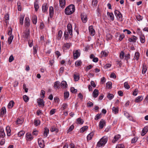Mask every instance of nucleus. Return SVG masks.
<instances>
[{"label": "nucleus", "instance_id": "obj_16", "mask_svg": "<svg viewBox=\"0 0 148 148\" xmlns=\"http://www.w3.org/2000/svg\"><path fill=\"white\" fill-rule=\"evenodd\" d=\"M53 14L54 11L53 8L52 6H51L49 8V15L51 18L53 17Z\"/></svg>", "mask_w": 148, "mask_h": 148}, {"label": "nucleus", "instance_id": "obj_28", "mask_svg": "<svg viewBox=\"0 0 148 148\" xmlns=\"http://www.w3.org/2000/svg\"><path fill=\"white\" fill-rule=\"evenodd\" d=\"M107 97L109 100H111L113 98L114 95L113 94L108 93Z\"/></svg>", "mask_w": 148, "mask_h": 148}, {"label": "nucleus", "instance_id": "obj_38", "mask_svg": "<svg viewBox=\"0 0 148 148\" xmlns=\"http://www.w3.org/2000/svg\"><path fill=\"white\" fill-rule=\"evenodd\" d=\"M112 112L114 113L115 114L117 113L119 111L118 108H115L113 107L112 109Z\"/></svg>", "mask_w": 148, "mask_h": 148}, {"label": "nucleus", "instance_id": "obj_4", "mask_svg": "<svg viewBox=\"0 0 148 148\" xmlns=\"http://www.w3.org/2000/svg\"><path fill=\"white\" fill-rule=\"evenodd\" d=\"M38 143L40 147L41 148H43L45 146L44 141L42 140L41 138H39L38 139Z\"/></svg>", "mask_w": 148, "mask_h": 148}, {"label": "nucleus", "instance_id": "obj_11", "mask_svg": "<svg viewBox=\"0 0 148 148\" xmlns=\"http://www.w3.org/2000/svg\"><path fill=\"white\" fill-rule=\"evenodd\" d=\"M89 30L90 34L92 36H94L95 34V31L93 28L92 26H90L89 27Z\"/></svg>", "mask_w": 148, "mask_h": 148}, {"label": "nucleus", "instance_id": "obj_22", "mask_svg": "<svg viewBox=\"0 0 148 148\" xmlns=\"http://www.w3.org/2000/svg\"><path fill=\"white\" fill-rule=\"evenodd\" d=\"M14 103V102L13 101H10L8 104V108L9 109L12 108L13 106Z\"/></svg>", "mask_w": 148, "mask_h": 148}, {"label": "nucleus", "instance_id": "obj_32", "mask_svg": "<svg viewBox=\"0 0 148 148\" xmlns=\"http://www.w3.org/2000/svg\"><path fill=\"white\" fill-rule=\"evenodd\" d=\"M32 21L34 24H36L37 21V16L36 15H34L32 17Z\"/></svg>", "mask_w": 148, "mask_h": 148}, {"label": "nucleus", "instance_id": "obj_43", "mask_svg": "<svg viewBox=\"0 0 148 148\" xmlns=\"http://www.w3.org/2000/svg\"><path fill=\"white\" fill-rule=\"evenodd\" d=\"M106 39L107 40H110L112 38V36L110 34H108L106 36Z\"/></svg>", "mask_w": 148, "mask_h": 148}, {"label": "nucleus", "instance_id": "obj_42", "mask_svg": "<svg viewBox=\"0 0 148 148\" xmlns=\"http://www.w3.org/2000/svg\"><path fill=\"white\" fill-rule=\"evenodd\" d=\"M139 57V53L138 52H136L135 53L134 58L137 60Z\"/></svg>", "mask_w": 148, "mask_h": 148}, {"label": "nucleus", "instance_id": "obj_56", "mask_svg": "<svg viewBox=\"0 0 148 148\" xmlns=\"http://www.w3.org/2000/svg\"><path fill=\"white\" fill-rule=\"evenodd\" d=\"M45 93V91L44 90H42L41 91L40 95H42V96H41V97L43 99L44 98Z\"/></svg>", "mask_w": 148, "mask_h": 148}, {"label": "nucleus", "instance_id": "obj_10", "mask_svg": "<svg viewBox=\"0 0 148 148\" xmlns=\"http://www.w3.org/2000/svg\"><path fill=\"white\" fill-rule=\"evenodd\" d=\"M60 6V7L63 8L65 6L66 1L65 0H59Z\"/></svg>", "mask_w": 148, "mask_h": 148}, {"label": "nucleus", "instance_id": "obj_37", "mask_svg": "<svg viewBox=\"0 0 148 148\" xmlns=\"http://www.w3.org/2000/svg\"><path fill=\"white\" fill-rule=\"evenodd\" d=\"M24 16L22 15L20 16V23L21 25H22L23 23Z\"/></svg>", "mask_w": 148, "mask_h": 148}, {"label": "nucleus", "instance_id": "obj_40", "mask_svg": "<svg viewBox=\"0 0 148 148\" xmlns=\"http://www.w3.org/2000/svg\"><path fill=\"white\" fill-rule=\"evenodd\" d=\"M60 85V82L59 81H56L54 83L53 87L55 88H58V87Z\"/></svg>", "mask_w": 148, "mask_h": 148}, {"label": "nucleus", "instance_id": "obj_3", "mask_svg": "<svg viewBox=\"0 0 148 148\" xmlns=\"http://www.w3.org/2000/svg\"><path fill=\"white\" fill-rule=\"evenodd\" d=\"M108 140V139L107 138L104 137L102 138L99 141L97 144V146L98 147H101L104 145Z\"/></svg>", "mask_w": 148, "mask_h": 148}, {"label": "nucleus", "instance_id": "obj_41", "mask_svg": "<svg viewBox=\"0 0 148 148\" xmlns=\"http://www.w3.org/2000/svg\"><path fill=\"white\" fill-rule=\"evenodd\" d=\"M40 123V121L39 120H34V125L36 126H38Z\"/></svg>", "mask_w": 148, "mask_h": 148}, {"label": "nucleus", "instance_id": "obj_34", "mask_svg": "<svg viewBox=\"0 0 148 148\" xmlns=\"http://www.w3.org/2000/svg\"><path fill=\"white\" fill-rule=\"evenodd\" d=\"M14 36L13 35H11L8 38V43H9V44H11L12 40L13 39Z\"/></svg>", "mask_w": 148, "mask_h": 148}, {"label": "nucleus", "instance_id": "obj_8", "mask_svg": "<svg viewBox=\"0 0 148 148\" xmlns=\"http://www.w3.org/2000/svg\"><path fill=\"white\" fill-rule=\"evenodd\" d=\"M37 103L39 106H42V107L44 106L45 102L43 101V100L42 99L40 98H39L37 99Z\"/></svg>", "mask_w": 148, "mask_h": 148}, {"label": "nucleus", "instance_id": "obj_48", "mask_svg": "<svg viewBox=\"0 0 148 148\" xmlns=\"http://www.w3.org/2000/svg\"><path fill=\"white\" fill-rule=\"evenodd\" d=\"M79 77L78 75L74 74V79L75 81H77L79 79Z\"/></svg>", "mask_w": 148, "mask_h": 148}, {"label": "nucleus", "instance_id": "obj_53", "mask_svg": "<svg viewBox=\"0 0 148 148\" xmlns=\"http://www.w3.org/2000/svg\"><path fill=\"white\" fill-rule=\"evenodd\" d=\"M74 126L73 125H71L67 133L72 131L74 128Z\"/></svg>", "mask_w": 148, "mask_h": 148}, {"label": "nucleus", "instance_id": "obj_20", "mask_svg": "<svg viewBox=\"0 0 148 148\" xmlns=\"http://www.w3.org/2000/svg\"><path fill=\"white\" fill-rule=\"evenodd\" d=\"M5 136V134L4 130L3 129H0V137L3 138Z\"/></svg>", "mask_w": 148, "mask_h": 148}, {"label": "nucleus", "instance_id": "obj_2", "mask_svg": "<svg viewBox=\"0 0 148 148\" xmlns=\"http://www.w3.org/2000/svg\"><path fill=\"white\" fill-rule=\"evenodd\" d=\"M68 32L65 31L64 33V36L65 37V39L66 40L68 39L69 36V34L72 36V28L71 24L69 23L67 26Z\"/></svg>", "mask_w": 148, "mask_h": 148}, {"label": "nucleus", "instance_id": "obj_18", "mask_svg": "<svg viewBox=\"0 0 148 148\" xmlns=\"http://www.w3.org/2000/svg\"><path fill=\"white\" fill-rule=\"evenodd\" d=\"M48 9V7L47 6V5L46 4H44L42 7V11L43 12H45L47 11Z\"/></svg>", "mask_w": 148, "mask_h": 148}, {"label": "nucleus", "instance_id": "obj_26", "mask_svg": "<svg viewBox=\"0 0 148 148\" xmlns=\"http://www.w3.org/2000/svg\"><path fill=\"white\" fill-rule=\"evenodd\" d=\"M116 17L119 21H122V16L121 12L118 14V15L116 16Z\"/></svg>", "mask_w": 148, "mask_h": 148}, {"label": "nucleus", "instance_id": "obj_19", "mask_svg": "<svg viewBox=\"0 0 148 148\" xmlns=\"http://www.w3.org/2000/svg\"><path fill=\"white\" fill-rule=\"evenodd\" d=\"M143 97L142 96H139L136 97L135 100V102L137 103L141 101L143 99Z\"/></svg>", "mask_w": 148, "mask_h": 148}, {"label": "nucleus", "instance_id": "obj_62", "mask_svg": "<svg viewBox=\"0 0 148 148\" xmlns=\"http://www.w3.org/2000/svg\"><path fill=\"white\" fill-rule=\"evenodd\" d=\"M93 105V103L90 101H89L88 103L87 104V106L88 107H91Z\"/></svg>", "mask_w": 148, "mask_h": 148}, {"label": "nucleus", "instance_id": "obj_31", "mask_svg": "<svg viewBox=\"0 0 148 148\" xmlns=\"http://www.w3.org/2000/svg\"><path fill=\"white\" fill-rule=\"evenodd\" d=\"M50 131L52 132H58V130L57 128L54 126H52L50 129Z\"/></svg>", "mask_w": 148, "mask_h": 148}, {"label": "nucleus", "instance_id": "obj_7", "mask_svg": "<svg viewBox=\"0 0 148 148\" xmlns=\"http://www.w3.org/2000/svg\"><path fill=\"white\" fill-rule=\"evenodd\" d=\"M30 31L29 29L25 30V32L23 33V36L26 39H28L29 36Z\"/></svg>", "mask_w": 148, "mask_h": 148}, {"label": "nucleus", "instance_id": "obj_1", "mask_svg": "<svg viewBox=\"0 0 148 148\" xmlns=\"http://www.w3.org/2000/svg\"><path fill=\"white\" fill-rule=\"evenodd\" d=\"M75 7L73 5H70L67 7L64 10L65 14L69 15L73 14L75 11Z\"/></svg>", "mask_w": 148, "mask_h": 148}, {"label": "nucleus", "instance_id": "obj_47", "mask_svg": "<svg viewBox=\"0 0 148 148\" xmlns=\"http://www.w3.org/2000/svg\"><path fill=\"white\" fill-rule=\"evenodd\" d=\"M120 137V136L119 135L118 136H115L114 137V139L113 140H112V142L113 143H114Z\"/></svg>", "mask_w": 148, "mask_h": 148}, {"label": "nucleus", "instance_id": "obj_24", "mask_svg": "<svg viewBox=\"0 0 148 148\" xmlns=\"http://www.w3.org/2000/svg\"><path fill=\"white\" fill-rule=\"evenodd\" d=\"M107 15L108 16H109L110 18V19L112 20L113 21L114 19V15L112 13H110L109 12H107Z\"/></svg>", "mask_w": 148, "mask_h": 148}, {"label": "nucleus", "instance_id": "obj_36", "mask_svg": "<svg viewBox=\"0 0 148 148\" xmlns=\"http://www.w3.org/2000/svg\"><path fill=\"white\" fill-rule=\"evenodd\" d=\"M88 128V127L87 126H84L82 127L80 130V132H84Z\"/></svg>", "mask_w": 148, "mask_h": 148}, {"label": "nucleus", "instance_id": "obj_39", "mask_svg": "<svg viewBox=\"0 0 148 148\" xmlns=\"http://www.w3.org/2000/svg\"><path fill=\"white\" fill-rule=\"evenodd\" d=\"M62 33V32L61 30H60L59 31L57 37V39L58 40H59L61 38Z\"/></svg>", "mask_w": 148, "mask_h": 148}, {"label": "nucleus", "instance_id": "obj_30", "mask_svg": "<svg viewBox=\"0 0 148 148\" xmlns=\"http://www.w3.org/2000/svg\"><path fill=\"white\" fill-rule=\"evenodd\" d=\"M34 7L35 11H37L39 7L37 1L36 0V1L34 3Z\"/></svg>", "mask_w": 148, "mask_h": 148}, {"label": "nucleus", "instance_id": "obj_60", "mask_svg": "<svg viewBox=\"0 0 148 148\" xmlns=\"http://www.w3.org/2000/svg\"><path fill=\"white\" fill-rule=\"evenodd\" d=\"M136 18L137 19L140 21L141 20L143 19V17L140 15H137L136 16Z\"/></svg>", "mask_w": 148, "mask_h": 148}, {"label": "nucleus", "instance_id": "obj_64", "mask_svg": "<svg viewBox=\"0 0 148 148\" xmlns=\"http://www.w3.org/2000/svg\"><path fill=\"white\" fill-rule=\"evenodd\" d=\"M111 66V64H106L105 66H104V67L105 69H107L110 67Z\"/></svg>", "mask_w": 148, "mask_h": 148}, {"label": "nucleus", "instance_id": "obj_55", "mask_svg": "<svg viewBox=\"0 0 148 148\" xmlns=\"http://www.w3.org/2000/svg\"><path fill=\"white\" fill-rule=\"evenodd\" d=\"M23 122L22 120H21L19 119H18L16 121V123L17 124H19L22 123Z\"/></svg>", "mask_w": 148, "mask_h": 148}, {"label": "nucleus", "instance_id": "obj_33", "mask_svg": "<svg viewBox=\"0 0 148 148\" xmlns=\"http://www.w3.org/2000/svg\"><path fill=\"white\" fill-rule=\"evenodd\" d=\"M26 137L27 139L30 140H31L33 138V137L31 134H26Z\"/></svg>", "mask_w": 148, "mask_h": 148}, {"label": "nucleus", "instance_id": "obj_44", "mask_svg": "<svg viewBox=\"0 0 148 148\" xmlns=\"http://www.w3.org/2000/svg\"><path fill=\"white\" fill-rule=\"evenodd\" d=\"M6 130L7 131L8 136H10L9 134H10L11 132V130L10 128V127L9 126L7 127L6 128Z\"/></svg>", "mask_w": 148, "mask_h": 148}, {"label": "nucleus", "instance_id": "obj_45", "mask_svg": "<svg viewBox=\"0 0 148 148\" xmlns=\"http://www.w3.org/2000/svg\"><path fill=\"white\" fill-rule=\"evenodd\" d=\"M112 84L111 82H108L106 83L107 87L108 88L111 89L112 88Z\"/></svg>", "mask_w": 148, "mask_h": 148}, {"label": "nucleus", "instance_id": "obj_63", "mask_svg": "<svg viewBox=\"0 0 148 148\" xmlns=\"http://www.w3.org/2000/svg\"><path fill=\"white\" fill-rule=\"evenodd\" d=\"M67 106V105L66 104V103L63 104L62 108H61V109H62V110H64L66 108Z\"/></svg>", "mask_w": 148, "mask_h": 148}, {"label": "nucleus", "instance_id": "obj_52", "mask_svg": "<svg viewBox=\"0 0 148 148\" xmlns=\"http://www.w3.org/2000/svg\"><path fill=\"white\" fill-rule=\"evenodd\" d=\"M64 97L65 99L67 98L69 96V93L68 92H64Z\"/></svg>", "mask_w": 148, "mask_h": 148}, {"label": "nucleus", "instance_id": "obj_49", "mask_svg": "<svg viewBox=\"0 0 148 148\" xmlns=\"http://www.w3.org/2000/svg\"><path fill=\"white\" fill-rule=\"evenodd\" d=\"M124 86L125 88L127 89H129L130 88V86L128 85V83L127 82L124 83Z\"/></svg>", "mask_w": 148, "mask_h": 148}, {"label": "nucleus", "instance_id": "obj_50", "mask_svg": "<svg viewBox=\"0 0 148 148\" xmlns=\"http://www.w3.org/2000/svg\"><path fill=\"white\" fill-rule=\"evenodd\" d=\"M25 133V132L24 131H21L18 133V136L21 137Z\"/></svg>", "mask_w": 148, "mask_h": 148}, {"label": "nucleus", "instance_id": "obj_21", "mask_svg": "<svg viewBox=\"0 0 148 148\" xmlns=\"http://www.w3.org/2000/svg\"><path fill=\"white\" fill-rule=\"evenodd\" d=\"M71 45V44L69 43H65L63 45V49H65V48L66 49H69Z\"/></svg>", "mask_w": 148, "mask_h": 148}, {"label": "nucleus", "instance_id": "obj_25", "mask_svg": "<svg viewBox=\"0 0 148 148\" xmlns=\"http://www.w3.org/2000/svg\"><path fill=\"white\" fill-rule=\"evenodd\" d=\"M93 135L94 134L92 132L88 134L87 137V140H91L93 136Z\"/></svg>", "mask_w": 148, "mask_h": 148}, {"label": "nucleus", "instance_id": "obj_23", "mask_svg": "<svg viewBox=\"0 0 148 148\" xmlns=\"http://www.w3.org/2000/svg\"><path fill=\"white\" fill-rule=\"evenodd\" d=\"M61 85L64 88H66L67 86L66 82L64 81H63L61 82Z\"/></svg>", "mask_w": 148, "mask_h": 148}, {"label": "nucleus", "instance_id": "obj_9", "mask_svg": "<svg viewBox=\"0 0 148 148\" xmlns=\"http://www.w3.org/2000/svg\"><path fill=\"white\" fill-rule=\"evenodd\" d=\"M105 121L103 119H102L99 122V127L100 129H102L103 128L104 126L105 125Z\"/></svg>", "mask_w": 148, "mask_h": 148}, {"label": "nucleus", "instance_id": "obj_54", "mask_svg": "<svg viewBox=\"0 0 148 148\" xmlns=\"http://www.w3.org/2000/svg\"><path fill=\"white\" fill-rule=\"evenodd\" d=\"M17 6L18 7V10L19 11H21V4L20 1H18L17 3Z\"/></svg>", "mask_w": 148, "mask_h": 148}, {"label": "nucleus", "instance_id": "obj_51", "mask_svg": "<svg viewBox=\"0 0 148 148\" xmlns=\"http://www.w3.org/2000/svg\"><path fill=\"white\" fill-rule=\"evenodd\" d=\"M81 61L77 60L75 62V65L76 66H79L81 64Z\"/></svg>", "mask_w": 148, "mask_h": 148}, {"label": "nucleus", "instance_id": "obj_57", "mask_svg": "<svg viewBox=\"0 0 148 148\" xmlns=\"http://www.w3.org/2000/svg\"><path fill=\"white\" fill-rule=\"evenodd\" d=\"M125 53L124 52L122 51L120 54V57L121 59H122L124 57Z\"/></svg>", "mask_w": 148, "mask_h": 148}, {"label": "nucleus", "instance_id": "obj_59", "mask_svg": "<svg viewBox=\"0 0 148 148\" xmlns=\"http://www.w3.org/2000/svg\"><path fill=\"white\" fill-rule=\"evenodd\" d=\"M93 66H92V65L91 64L89 65L88 66H87L86 69V71H87L88 70L90 69H91V68Z\"/></svg>", "mask_w": 148, "mask_h": 148}, {"label": "nucleus", "instance_id": "obj_29", "mask_svg": "<svg viewBox=\"0 0 148 148\" xmlns=\"http://www.w3.org/2000/svg\"><path fill=\"white\" fill-rule=\"evenodd\" d=\"M147 70V67L146 65H144V64L143 65V69L142 71V73L144 74L145 73Z\"/></svg>", "mask_w": 148, "mask_h": 148}, {"label": "nucleus", "instance_id": "obj_27", "mask_svg": "<svg viewBox=\"0 0 148 148\" xmlns=\"http://www.w3.org/2000/svg\"><path fill=\"white\" fill-rule=\"evenodd\" d=\"M140 40L142 43H144L145 42V37L144 35L141 34L140 36Z\"/></svg>", "mask_w": 148, "mask_h": 148}, {"label": "nucleus", "instance_id": "obj_14", "mask_svg": "<svg viewBox=\"0 0 148 148\" xmlns=\"http://www.w3.org/2000/svg\"><path fill=\"white\" fill-rule=\"evenodd\" d=\"M98 90L97 89H95L92 93L93 97L94 98H96L97 97L98 95Z\"/></svg>", "mask_w": 148, "mask_h": 148}, {"label": "nucleus", "instance_id": "obj_6", "mask_svg": "<svg viewBox=\"0 0 148 148\" xmlns=\"http://www.w3.org/2000/svg\"><path fill=\"white\" fill-rule=\"evenodd\" d=\"M79 50L73 51V56L74 59H77L80 55V53L79 52Z\"/></svg>", "mask_w": 148, "mask_h": 148}, {"label": "nucleus", "instance_id": "obj_17", "mask_svg": "<svg viewBox=\"0 0 148 148\" xmlns=\"http://www.w3.org/2000/svg\"><path fill=\"white\" fill-rule=\"evenodd\" d=\"M49 132V129L47 127H45L44 130L43 135L45 137H47Z\"/></svg>", "mask_w": 148, "mask_h": 148}, {"label": "nucleus", "instance_id": "obj_61", "mask_svg": "<svg viewBox=\"0 0 148 148\" xmlns=\"http://www.w3.org/2000/svg\"><path fill=\"white\" fill-rule=\"evenodd\" d=\"M14 60V57L12 55H11L9 59V62H12Z\"/></svg>", "mask_w": 148, "mask_h": 148}, {"label": "nucleus", "instance_id": "obj_5", "mask_svg": "<svg viewBox=\"0 0 148 148\" xmlns=\"http://www.w3.org/2000/svg\"><path fill=\"white\" fill-rule=\"evenodd\" d=\"M81 18L82 21L84 23H86L87 21V16L86 14L83 13L81 15Z\"/></svg>", "mask_w": 148, "mask_h": 148}, {"label": "nucleus", "instance_id": "obj_46", "mask_svg": "<svg viewBox=\"0 0 148 148\" xmlns=\"http://www.w3.org/2000/svg\"><path fill=\"white\" fill-rule=\"evenodd\" d=\"M23 98L24 101L25 102L28 101L29 100V98L26 95H24Z\"/></svg>", "mask_w": 148, "mask_h": 148}, {"label": "nucleus", "instance_id": "obj_12", "mask_svg": "<svg viewBox=\"0 0 148 148\" xmlns=\"http://www.w3.org/2000/svg\"><path fill=\"white\" fill-rule=\"evenodd\" d=\"M148 131V127L147 126H145L143 129L142 132L141 133L142 136H144L147 132Z\"/></svg>", "mask_w": 148, "mask_h": 148}, {"label": "nucleus", "instance_id": "obj_13", "mask_svg": "<svg viewBox=\"0 0 148 148\" xmlns=\"http://www.w3.org/2000/svg\"><path fill=\"white\" fill-rule=\"evenodd\" d=\"M25 23L26 26L28 27L30 24V20L28 17H26L25 20Z\"/></svg>", "mask_w": 148, "mask_h": 148}, {"label": "nucleus", "instance_id": "obj_35", "mask_svg": "<svg viewBox=\"0 0 148 148\" xmlns=\"http://www.w3.org/2000/svg\"><path fill=\"white\" fill-rule=\"evenodd\" d=\"M77 122L78 124H82L84 123V121L81 118H79L77 119Z\"/></svg>", "mask_w": 148, "mask_h": 148}, {"label": "nucleus", "instance_id": "obj_58", "mask_svg": "<svg viewBox=\"0 0 148 148\" xmlns=\"http://www.w3.org/2000/svg\"><path fill=\"white\" fill-rule=\"evenodd\" d=\"M71 92L73 93H75L77 92V89H75L74 87H71Z\"/></svg>", "mask_w": 148, "mask_h": 148}, {"label": "nucleus", "instance_id": "obj_15", "mask_svg": "<svg viewBox=\"0 0 148 148\" xmlns=\"http://www.w3.org/2000/svg\"><path fill=\"white\" fill-rule=\"evenodd\" d=\"M6 112V110L5 107H3L1 110V112H0V116H3Z\"/></svg>", "mask_w": 148, "mask_h": 148}]
</instances>
